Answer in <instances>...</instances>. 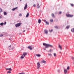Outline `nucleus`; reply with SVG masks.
I'll list each match as a JSON object with an SVG mask.
<instances>
[{"mask_svg": "<svg viewBox=\"0 0 74 74\" xmlns=\"http://www.w3.org/2000/svg\"><path fill=\"white\" fill-rule=\"evenodd\" d=\"M43 45L44 46H45V48H49V47H51V48H52V47H53V46L52 45L49 44L43 43Z\"/></svg>", "mask_w": 74, "mask_h": 74, "instance_id": "f257e3e1", "label": "nucleus"}, {"mask_svg": "<svg viewBox=\"0 0 74 74\" xmlns=\"http://www.w3.org/2000/svg\"><path fill=\"white\" fill-rule=\"evenodd\" d=\"M37 69H39L40 67L41 66V65H40V62H38L37 63Z\"/></svg>", "mask_w": 74, "mask_h": 74, "instance_id": "f03ea898", "label": "nucleus"}, {"mask_svg": "<svg viewBox=\"0 0 74 74\" xmlns=\"http://www.w3.org/2000/svg\"><path fill=\"white\" fill-rule=\"evenodd\" d=\"M21 25H22V23H20L17 24H16L15 25V26L16 27H19V26H21Z\"/></svg>", "mask_w": 74, "mask_h": 74, "instance_id": "7ed1b4c3", "label": "nucleus"}, {"mask_svg": "<svg viewBox=\"0 0 74 74\" xmlns=\"http://www.w3.org/2000/svg\"><path fill=\"white\" fill-rule=\"evenodd\" d=\"M66 15L67 17H73V15H71L70 14H66Z\"/></svg>", "mask_w": 74, "mask_h": 74, "instance_id": "20e7f679", "label": "nucleus"}, {"mask_svg": "<svg viewBox=\"0 0 74 74\" xmlns=\"http://www.w3.org/2000/svg\"><path fill=\"white\" fill-rule=\"evenodd\" d=\"M28 48L29 49H30V50H32V49H33V47L32 46H29L28 47Z\"/></svg>", "mask_w": 74, "mask_h": 74, "instance_id": "39448f33", "label": "nucleus"}, {"mask_svg": "<svg viewBox=\"0 0 74 74\" xmlns=\"http://www.w3.org/2000/svg\"><path fill=\"white\" fill-rule=\"evenodd\" d=\"M41 62L42 63H44V64H46V63H47V62H46V61H45V60H42Z\"/></svg>", "mask_w": 74, "mask_h": 74, "instance_id": "423d86ee", "label": "nucleus"}, {"mask_svg": "<svg viewBox=\"0 0 74 74\" xmlns=\"http://www.w3.org/2000/svg\"><path fill=\"white\" fill-rule=\"evenodd\" d=\"M27 7V3L25 4V6L24 7V10H25L26 9V8Z\"/></svg>", "mask_w": 74, "mask_h": 74, "instance_id": "0eeeda50", "label": "nucleus"}, {"mask_svg": "<svg viewBox=\"0 0 74 74\" xmlns=\"http://www.w3.org/2000/svg\"><path fill=\"white\" fill-rule=\"evenodd\" d=\"M6 70H9V71H12V69L11 68H6Z\"/></svg>", "mask_w": 74, "mask_h": 74, "instance_id": "6e6552de", "label": "nucleus"}, {"mask_svg": "<svg viewBox=\"0 0 74 74\" xmlns=\"http://www.w3.org/2000/svg\"><path fill=\"white\" fill-rule=\"evenodd\" d=\"M23 55L24 56H25L26 55H27V53L26 52H24L23 53Z\"/></svg>", "mask_w": 74, "mask_h": 74, "instance_id": "1a4fd4ad", "label": "nucleus"}, {"mask_svg": "<svg viewBox=\"0 0 74 74\" xmlns=\"http://www.w3.org/2000/svg\"><path fill=\"white\" fill-rule=\"evenodd\" d=\"M25 56L23 54H21V56L20 57V58L21 59H23L24 58H25Z\"/></svg>", "mask_w": 74, "mask_h": 74, "instance_id": "9d476101", "label": "nucleus"}, {"mask_svg": "<svg viewBox=\"0 0 74 74\" xmlns=\"http://www.w3.org/2000/svg\"><path fill=\"white\" fill-rule=\"evenodd\" d=\"M44 32L45 34H48V31L46 29L44 30Z\"/></svg>", "mask_w": 74, "mask_h": 74, "instance_id": "9b49d317", "label": "nucleus"}, {"mask_svg": "<svg viewBox=\"0 0 74 74\" xmlns=\"http://www.w3.org/2000/svg\"><path fill=\"white\" fill-rule=\"evenodd\" d=\"M64 73L65 74L67 73V70L65 69H64Z\"/></svg>", "mask_w": 74, "mask_h": 74, "instance_id": "f8f14e48", "label": "nucleus"}, {"mask_svg": "<svg viewBox=\"0 0 74 74\" xmlns=\"http://www.w3.org/2000/svg\"><path fill=\"white\" fill-rule=\"evenodd\" d=\"M36 56H37V57H40L41 56V55L39 54H36Z\"/></svg>", "mask_w": 74, "mask_h": 74, "instance_id": "ddd939ff", "label": "nucleus"}, {"mask_svg": "<svg viewBox=\"0 0 74 74\" xmlns=\"http://www.w3.org/2000/svg\"><path fill=\"white\" fill-rule=\"evenodd\" d=\"M18 8V7H16V8H14L12 9V11H14L15 10H16Z\"/></svg>", "mask_w": 74, "mask_h": 74, "instance_id": "4468645a", "label": "nucleus"}, {"mask_svg": "<svg viewBox=\"0 0 74 74\" xmlns=\"http://www.w3.org/2000/svg\"><path fill=\"white\" fill-rule=\"evenodd\" d=\"M58 47H59V48H60V49L61 50H62V46L60 45H59L58 46Z\"/></svg>", "mask_w": 74, "mask_h": 74, "instance_id": "2eb2a0df", "label": "nucleus"}, {"mask_svg": "<svg viewBox=\"0 0 74 74\" xmlns=\"http://www.w3.org/2000/svg\"><path fill=\"white\" fill-rule=\"evenodd\" d=\"M41 20L40 19H39L38 20V23H41Z\"/></svg>", "mask_w": 74, "mask_h": 74, "instance_id": "dca6fc26", "label": "nucleus"}, {"mask_svg": "<svg viewBox=\"0 0 74 74\" xmlns=\"http://www.w3.org/2000/svg\"><path fill=\"white\" fill-rule=\"evenodd\" d=\"M29 15V13H27L26 15V18H27L28 17V16Z\"/></svg>", "mask_w": 74, "mask_h": 74, "instance_id": "f3484780", "label": "nucleus"}, {"mask_svg": "<svg viewBox=\"0 0 74 74\" xmlns=\"http://www.w3.org/2000/svg\"><path fill=\"white\" fill-rule=\"evenodd\" d=\"M70 69V66H68L67 67V69L68 70H69Z\"/></svg>", "mask_w": 74, "mask_h": 74, "instance_id": "a211bd4d", "label": "nucleus"}, {"mask_svg": "<svg viewBox=\"0 0 74 74\" xmlns=\"http://www.w3.org/2000/svg\"><path fill=\"white\" fill-rule=\"evenodd\" d=\"M37 7L38 8H40V5H39L38 3V5H37Z\"/></svg>", "mask_w": 74, "mask_h": 74, "instance_id": "6ab92c4d", "label": "nucleus"}, {"mask_svg": "<svg viewBox=\"0 0 74 74\" xmlns=\"http://www.w3.org/2000/svg\"><path fill=\"white\" fill-rule=\"evenodd\" d=\"M71 31L72 32H74V28H72L71 29Z\"/></svg>", "mask_w": 74, "mask_h": 74, "instance_id": "aec40b11", "label": "nucleus"}, {"mask_svg": "<svg viewBox=\"0 0 74 74\" xmlns=\"http://www.w3.org/2000/svg\"><path fill=\"white\" fill-rule=\"evenodd\" d=\"M4 14L5 15H7V13L6 12H4Z\"/></svg>", "mask_w": 74, "mask_h": 74, "instance_id": "412c9836", "label": "nucleus"}, {"mask_svg": "<svg viewBox=\"0 0 74 74\" xmlns=\"http://www.w3.org/2000/svg\"><path fill=\"white\" fill-rule=\"evenodd\" d=\"M3 25H4V23H2L0 24L1 26H3Z\"/></svg>", "mask_w": 74, "mask_h": 74, "instance_id": "4be33fe9", "label": "nucleus"}, {"mask_svg": "<svg viewBox=\"0 0 74 74\" xmlns=\"http://www.w3.org/2000/svg\"><path fill=\"white\" fill-rule=\"evenodd\" d=\"M53 55H54V57H56V54L55 53H53Z\"/></svg>", "mask_w": 74, "mask_h": 74, "instance_id": "5701e85b", "label": "nucleus"}, {"mask_svg": "<svg viewBox=\"0 0 74 74\" xmlns=\"http://www.w3.org/2000/svg\"><path fill=\"white\" fill-rule=\"evenodd\" d=\"M50 21L51 22H53V19H51L50 20Z\"/></svg>", "mask_w": 74, "mask_h": 74, "instance_id": "b1692460", "label": "nucleus"}, {"mask_svg": "<svg viewBox=\"0 0 74 74\" xmlns=\"http://www.w3.org/2000/svg\"><path fill=\"white\" fill-rule=\"evenodd\" d=\"M52 50L51 49H50L48 52H52Z\"/></svg>", "mask_w": 74, "mask_h": 74, "instance_id": "393cba45", "label": "nucleus"}, {"mask_svg": "<svg viewBox=\"0 0 74 74\" xmlns=\"http://www.w3.org/2000/svg\"><path fill=\"white\" fill-rule=\"evenodd\" d=\"M52 17H55V15H54L53 14H52Z\"/></svg>", "mask_w": 74, "mask_h": 74, "instance_id": "a878e982", "label": "nucleus"}, {"mask_svg": "<svg viewBox=\"0 0 74 74\" xmlns=\"http://www.w3.org/2000/svg\"><path fill=\"white\" fill-rule=\"evenodd\" d=\"M70 27V26H68L66 27V29H69Z\"/></svg>", "mask_w": 74, "mask_h": 74, "instance_id": "bb28decb", "label": "nucleus"}, {"mask_svg": "<svg viewBox=\"0 0 74 74\" xmlns=\"http://www.w3.org/2000/svg\"><path fill=\"white\" fill-rule=\"evenodd\" d=\"M48 55L49 56H52V54L51 53H48Z\"/></svg>", "mask_w": 74, "mask_h": 74, "instance_id": "cd10ccee", "label": "nucleus"}, {"mask_svg": "<svg viewBox=\"0 0 74 74\" xmlns=\"http://www.w3.org/2000/svg\"><path fill=\"white\" fill-rule=\"evenodd\" d=\"M47 25H49V23L47 21H46V22L45 23Z\"/></svg>", "mask_w": 74, "mask_h": 74, "instance_id": "c85d7f7f", "label": "nucleus"}, {"mask_svg": "<svg viewBox=\"0 0 74 74\" xmlns=\"http://www.w3.org/2000/svg\"><path fill=\"white\" fill-rule=\"evenodd\" d=\"M53 31V29H51V30H49V32H50V33H51Z\"/></svg>", "mask_w": 74, "mask_h": 74, "instance_id": "c756f323", "label": "nucleus"}, {"mask_svg": "<svg viewBox=\"0 0 74 74\" xmlns=\"http://www.w3.org/2000/svg\"><path fill=\"white\" fill-rule=\"evenodd\" d=\"M7 73H8L9 74H10V73H11V72L10 71H8L7 72Z\"/></svg>", "mask_w": 74, "mask_h": 74, "instance_id": "7c9ffc66", "label": "nucleus"}, {"mask_svg": "<svg viewBox=\"0 0 74 74\" xmlns=\"http://www.w3.org/2000/svg\"><path fill=\"white\" fill-rule=\"evenodd\" d=\"M42 21H44V22H45V23H46V22H47V21L45 20H43Z\"/></svg>", "mask_w": 74, "mask_h": 74, "instance_id": "2f4dec72", "label": "nucleus"}, {"mask_svg": "<svg viewBox=\"0 0 74 74\" xmlns=\"http://www.w3.org/2000/svg\"><path fill=\"white\" fill-rule=\"evenodd\" d=\"M18 74H25V73H18Z\"/></svg>", "mask_w": 74, "mask_h": 74, "instance_id": "473e14b6", "label": "nucleus"}, {"mask_svg": "<svg viewBox=\"0 0 74 74\" xmlns=\"http://www.w3.org/2000/svg\"><path fill=\"white\" fill-rule=\"evenodd\" d=\"M71 5L72 7H73L74 6V4H71Z\"/></svg>", "mask_w": 74, "mask_h": 74, "instance_id": "72a5a7b5", "label": "nucleus"}, {"mask_svg": "<svg viewBox=\"0 0 74 74\" xmlns=\"http://www.w3.org/2000/svg\"><path fill=\"white\" fill-rule=\"evenodd\" d=\"M22 14H21V13H20V15H19L20 16H22Z\"/></svg>", "mask_w": 74, "mask_h": 74, "instance_id": "f704fd0d", "label": "nucleus"}, {"mask_svg": "<svg viewBox=\"0 0 74 74\" xmlns=\"http://www.w3.org/2000/svg\"><path fill=\"white\" fill-rule=\"evenodd\" d=\"M55 28L56 29H58V27L57 26H55Z\"/></svg>", "mask_w": 74, "mask_h": 74, "instance_id": "c9c22d12", "label": "nucleus"}, {"mask_svg": "<svg viewBox=\"0 0 74 74\" xmlns=\"http://www.w3.org/2000/svg\"><path fill=\"white\" fill-rule=\"evenodd\" d=\"M2 12V10L0 8V12Z\"/></svg>", "mask_w": 74, "mask_h": 74, "instance_id": "e433bc0d", "label": "nucleus"}, {"mask_svg": "<svg viewBox=\"0 0 74 74\" xmlns=\"http://www.w3.org/2000/svg\"><path fill=\"white\" fill-rule=\"evenodd\" d=\"M3 36L2 34H0V37H3Z\"/></svg>", "mask_w": 74, "mask_h": 74, "instance_id": "4c0bfd02", "label": "nucleus"}, {"mask_svg": "<svg viewBox=\"0 0 74 74\" xmlns=\"http://www.w3.org/2000/svg\"><path fill=\"white\" fill-rule=\"evenodd\" d=\"M58 73H60V70L58 69Z\"/></svg>", "mask_w": 74, "mask_h": 74, "instance_id": "58836bf2", "label": "nucleus"}, {"mask_svg": "<svg viewBox=\"0 0 74 74\" xmlns=\"http://www.w3.org/2000/svg\"><path fill=\"white\" fill-rule=\"evenodd\" d=\"M10 48H11V45H10L8 47V49H10Z\"/></svg>", "mask_w": 74, "mask_h": 74, "instance_id": "ea45409f", "label": "nucleus"}, {"mask_svg": "<svg viewBox=\"0 0 74 74\" xmlns=\"http://www.w3.org/2000/svg\"><path fill=\"white\" fill-rule=\"evenodd\" d=\"M36 4H34L33 5L34 7H36Z\"/></svg>", "mask_w": 74, "mask_h": 74, "instance_id": "a19ab883", "label": "nucleus"}, {"mask_svg": "<svg viewBox=\"0 0 74 74\" xmlns=\"http://www.w3.org/2000/svg\"><path fill=\"white\" fill-rule=\"evenodd\" d=\"M7 23L6 22H5L4 23V25H6V23Z\"/></svg>", "mask_w": 74, "mask_h": 74, "instance_id": "79ce46f5", "label": "nucleus"}, {"mask_svg": "<svg viewBox=\"0 0 74 74\" xmlns=\"http://www.w3.org/2000/svg\"><path fill=\"white\" fill-rule=\"evenodd\" d=\"M62 14V12H60L59 13V14Z\"/></svg>", "mask_w": 74, "mask_h": 74, "instance_id": "37998d69", "label": "nucleus"}, {"mask_svg": "<svg viewBox=\"0 0 74 74\" xmlns=\"http://www.w3.org/2000/svg\"><path fill=\"white\" fill-rule=\"evenodd\" d=\"M72 60H74V57H72Z\"/></svg>", "mask_w": 74, "mask_h": 74, "instance_id": "c03bdc74", "label": "nucleus"}, {"mask_svg": "<svg viewBox=\"0 0 74 74\" xmlns=\"http://www.w3.org/2000/svg\"><path fill=\"white\" fill-rule=\"evenodd\" d=\"M25 32V30H24L23 31V32Z\"/></svg>", "mask_w": 74, "mask_h": 74, "instance_id": "a18cd8bd", "label": "nucleus"}, {"mask_svg": "<svg viewBox=\"0 0 74 74\" xmlns=\"http://www.w3.org/2000/svg\"><path fill=\"white\" fill-rule=\"evenodd\" d=\"M44 50H46V49H44Z\"/></svg>", "mask_w": 74, "mask_h": 74, "instance_id": "49530a36", "label": "nucleus"}, {"mask_svg": "<svg viewBox=\"0 0 74 74\" xmlns=\"http://www.w3.org/2000/svg\"><path fill=\"white\" fill-rule=\"evenodd\" d=\"M60 53H61V51L60 52Z\"/></svg>", "mask_w": 74, "mask_h": 74, "instance_id": "de8ad7c7", "label": "nucleus"}, {"mask_svg": "<svg viewBox=\"0 0 74 74\" xmlns=\"http://www.w3.org/2000/svg\"><path fill=\"white\" fill-rule=\"evenodd\" d=\"M73 64H74V62H73Z\"/></svg>", "mask_w": 74, "mask_h": 74, "instance_id": "09e8293b", "label": "nucleus"}, {"mask_svg": "<svg viewBox=\"0 0 74 74\" xmlns=\"http://www.w3.org/2000/svg\"><path fill=\"white\" fill-rule=\"evenodd\" d=\"M22 1V0H20V1Z\"/></svg>", "mask_w": 74, "mask_h": 74, "instance_id": "8fccbe9b", "label": "nucleus"}, {"mask_svg": "<svg viewBox=\"0 0 74 74\" xmlns=\"http://www.w3.org/2000/svg\"><path fill=\"white\" fill-rule=\"evenodd\" d=\"M33 48H34V47H33Z\"/></svg>", "mask_w": 74, "mask_h": 74, "instance_id": "3c124183", "label": "nucleus"}]
</instances>
